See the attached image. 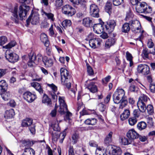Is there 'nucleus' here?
<instances>
[{"label": "nucleus", "instance_id": "1", "mask_svg": "<svg viewBox=\"0 0 155 155\" xmlns=\"http://www.w3.org/2000/svg\"><path fill=\"white\" fill-rule=\"evenodd\" d=\"M60 73L62 84L68 88H70L71 85L70 82L71 78V75L69 74L67 70L63 68L61 69Z\"/></svg>", "mask_w": 155, "mask_h": 155}, {"label": "nucleus", "instance_id": "2", "mask_svg": "<svg viewBox=\"0 0 155 155\" xmlns=\"http://www.w3.org/2000/svg\"><path fill=\"white\" fill-rule=\"evenodd\" d=\"M135 9L136 12L139 13H150L152 12V8L143 2L137 4Z\"/></svg>", "mask_w": 155, "mask_h": 155}, {"label": "nucleus", "instance_id": "3", "mask_svg": "<svg viewBox=\"0 0 155 155\" xmlns=\"http://www.w3.org/2000/svg\"><path fill=\"white\" fill-rule=\"evenodd\" d=\"M125 92L122 89H117L113 95V100L114 102L117 104L120 103L122 99L126 97L125 96Z\"/></svg>", "mask_w": 155, "mask_h": 155}, {"label": "nucleus", "instance_id": "4", "mask_svg": "<svg viewBox=\"0 0 155 155\" xmlns=\"http://www.w3.org/2000/svg\"><path fill=\"white\" fill-rule=\"evenodd\" d=\"M30 10V7L24 5H20L18 8V15L21 20L25 19Z\"/></svg>", "mask_w": 155, "mask_h": 155}, {"label": "nucleus", "instance_id": "5", "mask_svg": "<svg viewBox=\"0 0 155 155\" xmlns=\"http://www.w3.org/2000/svg\"><path fill=\"white\" fill-rule=\"evenodd\" d=\"M61 11L63 14L68 16H72L76 13L75 9L69 5H66L62 7Z\"/></svg>", "mask_w": 155, "mask_h": 155}, {"label": "nucleus", "instance_id": "6", "mask_svg": "<svg viewBox=\"0 0 155 155\" xmlns=\"http://www.w3.org/2000/svg\"><path fill=\"white\" fill-rule=\"evenodd\" d=\"M132 31L135 33L140 32L141 28L140 24L137 20H131L129 21Z\"/></svg>", "mask_w": 155, "mask_h": 155}, {"label": "nucleus", "instance_id": "7", "mask_svg": "<svg viewBox=\"0 0 155 155\" xmlns=\"http://www.w3.org/2000/svg\"><path fill=\"white\" fill-rule=\"evenodd\" d=\"M39 14L37 12L31 13L30 15L26 20L27 23L28 24L31 22L33 25H37L39 22Z\"/></svg>", "mask_w": 155, "mask_h": 155}, {"label": "nucleus", "instance_id": "8", "mask_svg": "<svg viewBox=\"0 0 155 155\" xmlns=\"http://www.w3.org/2000/svg\"><path fill=\"white\" fill-rule=\"evenodd\" d=\"M90 14L92 17L95 18L99 17V10L97 6L95 4H91L90 6Z\"/></svg>", "mask_w": 155, "mask_h": 155}, {"label": "nucleus", "instance_id": "9", "mask_svg": "<svg viewBox=\"0 0 155 155\" xmlns=\"http://www.w3.org/2000/svg\"><path fill=\"white\" fill-rule=\"evenodd\" d=\"M102 40L98 38L90 39L89 41L90 46L92 48H95L100 46Z\"/></svg>", "mask_w": 155, "mask_h": 155}, {"label": "nucleus", "instance_id": "10", "mask_svg": "<svg viewBox=\"0 0 155 155\" xmlns=\"http://www.w3.org/2000/svg\"><path fill=\"white\" fill-rule=\"evenodd\" d=\"M66 135L65 131H64L61 134H59L58 132H56L52 134V139L54 141H57L60 137L61 136V138L60 142L62 143Z\"/></svg>", "mask_w": 155, "mask_h": 155}, {"label": "nucleus", "instance_id": "11", "mask_svg": "<svg viewBox=\"0 0 155 155\" xmlns=\"http://www.w3.org/2000/svg\"><path fill=\"white\" fill-rule=\"evenodd\" d=\"M24 98L28 102H31L36 98V96L29 91L25 92L23 95Z\"/></svg>", "mask_w": 155, "mask_h": 155}, {"label": "nucleus", "instance_id": "12", "mask_svg": "<svg viewBox=\"0 0 155 155\" xmlns=\"http://www.w3.org/2000/svg\"><path fill=\"white\" fill-rule=\"evenodd\" d=\"M127 137L133 141L135 139L139 138V135L134 129H131L127 134Z\"/></svg>", "mask_w": 155, "mask_h": 155}, {"label": "nucleus", "instance_id": "13", "mask_svg": "<svg viewBox=\"0 0 155 155\" xmlns=\"http://www.w3.org/2000/svg\"><path fill=\"white\" fill-rule=\"evenodd\" d=\"M18 8L17 7H14L12 11V16L11 17V20L12 23L14 22L15 23H18L19 22V18L18 15Z\"/></svg>", "mask_w": 155, "mask_h": 155}, {"label": "nucleus", "instance_id": "14", "mask_svg": "<svg viewBox=\"0 0 155 155\" xmlns=\"http://www.w3.org/2000/svg\"><path fill=\"white\" fill-rule=\"evenodd\" d=\"M116 25V22L115 21L110 20L105 25V28L108 32L111 33L114 30Z\"/></svg>", "mask_w": 155, "mask_h": 155}, {"label": "nucleus", "instance_id": "15", "mask_svg": "<svg viewBox=\"0 0 155 155\" xmlns=\"http://www.w3.org/2000/svg\"><path fill=\"white\" fill-rule=\"evenodd\" d=\"M106 155H120L122 153L121 149L119 147L113 148L111 151L106 150L105 152Z\"/></svg>", "mask_w": 155, "mask_h": 155}, {"label": "nucleus", "instance_id": "16", "mask_svg": "<svg viewBox=\"0 0 155 155\" xmlns=\"http://www.w3.org/2000/svg\"><path fill=\"white\" fill-rule=\"evenodd\" d=\"M47 85L49 87H50L53 91L51 92L50 93L52 99L54 100V101H57V96L55 92H56L57 91V87L53 84H48Z\"/></svg>", "mask_w": 155, "mask_h": 155}, {"label": "nucleus", "instance_id": "17", "mask_svg": "<svg viewBox=\"0 0 155 155\" xmlns=\"http://www.w3.org/2000/svg\"><path fill=\"white\" fill-rule=\"evenodd\" d=\"M7 56H6L7 59L11 62H17L19 58L18 55L15 53H11L8 54V57Z\"/></svg>", "mask_w": 155, "mask_h": 155}, {"label": "nucleus", "instance_id": "18", "mask_svg": "<svg viewBox=\"0 0 155 155\" xmlns=\"http://www.w3.org/2000/svg\"><path fill=\"white\" fill-rule=\"evenodd\" d=\"M44 59V57H43L41 54H38L36 56L34 55L31 56V59L34 60L35 64H37L41 63L42 62H43Z\"/></svg>", "mask_w": 155, "mask_h": 155}, {"label": "nucleus", "instance_id": "19", "mask_svg": "<svg viewBox=\"0 0 155 155\" xmlns=\"http://www.w3.org/2000/svg\"><path fill=\"white\" fill-rule=\"evenodd\" d=\"M103 27L101 24H96L93 26V30L94 32L97 34H100L103 31Z\"/></svg>", "mask_w": 155, "mask_h": 155}, {"label": "nucleus", "instance_id": "20", "mask_svg": "<svg viewBox=\"0 0 155 155\" xmlns=\"http://www.w3.org/2000/svg\"><path fill=\"white\" fill-rule=\"evenodd\" d=\"M149 54H152L153 55L155 54V49H154V51H151L147 48L144 49L143 50L142 52V57L144 59L146 60L147 59H149Z\"/></svg>", "mask_w": 155, "mask_h": 155}, {"label": "nucleus", "instance_id": "21", "mask_svg": "<svg viewBox=\"0 0 155 155\" xmlns=\"http://www.w3.org/2000/svg\"><path fill=\"white\" fill-rule=\"evenodd\" d=\"M40 38L41 42L44 44L47 47H48L49 42L47 35L44 33H42L41 34Z\"/></svg>", "mask_w": 155, "mask_h": 155}, {"label": "nucleus", "instance_id": "22", "mask_svg": "<svg viewBox=\"0 0 155 155\" xmlns=\"http://www.w3.org/2000/svg\"><path fill=\"white\" fill-rule=\"evenodd\" d=\"M82 24L84 26L87 27H90L93 25L92 19L89 17L84 18L82 20Z\"/></svg>", "mask_w": 155, "mask_h": 155}, {"label": "nucleus", "instance_id": "23", "mask_svg": "<svg viewBox=\"0 0 155 155\" xmlns=\"http://www.w3.org/2000/svg\"><path fill=\"white\" fill-rule=\"evenodd\" d=\"M15 112L13 109L7 110L4 114V117L6 119L12 118L15 115Z\"/></svg>", "mask_w": 155, "mask_h": 155}, {"label": "nucleus", "instance_id": "24", "mask_svg": "<svg viewBox=\"0 0 155 155\" xmlns=\"http://www.w3.org/2000/svg\"><path fill=\"white\" fill-rule=\"evenodd\" d=\"M43 63L46 66L50 67L53 64V60L52 58H48L45 56H44Z\"/></svg>", "mask_w": 155, "mask_h": 155}, {"label": "nucleus", "instance_id": "25", "mask_svg": "<svg viewBox=\"0 0 155 155\" xmlns=\"http://www.w3.org/2000/svg\"><path fill=\"white\" fill-rule=\"evenodd\" d=\"M31 86L34 87L40 94L43 93V90L39 83L36 82H33L31 83Z\"/></svg>", "mask_w": 155, "mask_h": 155}, {"label": "nucleus", "instance_id": "26", "mask_svg": "<svg viewBox=\"0 0 155 155\" xmlns=\"http://www.w3.org/2000/svg\"><path fill=\"white\" fill-rule=\"evenodd\" d=\"M74 5H80L81 8L84 10H85L87 8V2L86 0H79L78 2Z\"/></svg>", "mask_w": 155, "mask_h": 155}, {"label": "nucleus", "instance_id": "27", "mask_svg": "<svg viewBox=\"0 0 155 155\" xmlns=\"http://www.w3.org/2000/svg\"><path fill=\"white\" fill-rule=\"evenodd\" d=\"M146 103L138 101L137 106L140 111L142 113L144 112L146 110Z\"/></svg>", "mask_w": 155, "mask_h": 155}, {"label": "nucleus", "instance_id": "28", "mask_svg": "<svg viewBox=\"0 0 155 155\" xmlns=\"http://www.w3.org/2000/svg\"><path fill=\"white\" fill-rule=\"evenodd\" d=\"M32 120L29 118H26L22 122L21 126L24 127H27L31 125L32 123Z\"/></svg>", "mask_w": 155, "mask_h": 155}, {"label": "nucleus", "instance_id": "29", "mask_svg": "<svg viewBox=\"0 0 155 155\" xmlns=\"http://www.w3.org/2000/svg\"><path fill=\"white\" fill-rule=\"evenodd\" d=\"M130 115V111L128 109L124 110V112L120 116V118L122 120H124L128 118Z\"/></svg>", "mask_w": 155, "mask_h": 155}, {"label": "nucleus", "instance_id": "30", "mask_svg": "<svg viewBox=\"0 0 155 155\" xmlns=\"http://www.w3.org/2000/svg\"><path fill=\"white\" fill-rule=\"evenodd\" d=\"M87 88L92 93H95L97 91V87L94 85V83L93 82L90 83L88 85Z\"/></svg>", "mask_w": 155, "mask_h": 155}, {"label": "nucleus", "instance_id": "31", "mask_svg": "<svg viewBox=\"0 0 155 155\" xmlns=\"http://www.w3.org/2000/svg\"><path fill=\"white\" fill-rule=\"evenodd\" d=\"M42 101V103L48 105H50L51 104V99L45 94L43 95Z\"/></svg>", "mask_w": 155, "mask_h": 155}, {"label": "nucleus", "instance_id": "32", "mask_svg": "<svg viewBox=\"0 0 155 155\" xmlns=\"http://www.w3.org/2000/svg\"><path fill=\"white\" fill-rule=\"evenodd\" d=\"M34 150L31 147L25 148L22 155H35Z\"/></svg>", "mask_w": 155, "mask_h": 155}, {"label": "nucleus", "instance_id": "33", "mask_svg": "<svg viewBox=\"0 0 155 155\" xmlns=\"http://www.w3.org/2000/svg\"><path fill=\"white\" fill-rule=\"evenodd\" d=\"M6 82L5 80H2L0 81V94H2L6 91Z\"/></svg>", "mask_w": 155, "mask_h": 155}, {"label": "nucleus", "instance_id": "34", "mask_svg": "<svg viewBox=\"0 0 155 155\" xmlns=\"http://www.w3.org/2000/svg\"><path fill=\"white\" fill-rule=\"evenodd\" d=\"M112 134V132H110L104 140V143L105 144H109L111 142Z\"/></svg>", "mask_w": 155, "mask_h": 155}, {"label": "nucleus", "instance_id": "35", "mask_svg": "<svg viewBox=\"0 0 155 155\" xmlns=\"http://www.w3.org/2000/svg\"><path fill=\"white\" fill-rule=\"evenodd\" d=\"M116 40L115 38H113L108 39L105 43L106 47L108 48L113 45L115 43Z\"/></svg>", "mask_w": 155, "mask_h": 155}, {"label": "nucleus", "instance_id": "36", "mask_svg": "<svg viewBox=\"0 0 155 155\" xmlns=\"http://www.w3.org/2000/svg\"><path fill=\"white\" fill-rule=\"evenodd\" d=\"M129 23H125L123 25L122 31L124 33H127L130 30L131 28L130 26Z\"/></svg>", "mask_w": 155, "mask_h": 155}, {"label": "nucleus", "instance_id": "37", "mask_svg": "<svg viewBox=\"0 0 155 155\" xmlns=\"http://www.w3.org/2000/svg\"><path fill=\"white\" fill-rule=\"evenodd\" d=\"M120 103L119 108L120 109H122L124 107H125L127 105L128 101L126 98V97L122 99L120 102Z\"/></svg>", "mask_w": 155, "mask_h": 155}, {"label": "nucleus", "instance_id": "38", "mask_svg": "<svg viewBox=\"0 0 155 155\" xmlns=\"http://www.w3.org/2000/svg\"><path fill=\"white\" fill-rule=\"evenodd\" d=\"M149 98L145 95L144 94H141V96L139 97L138 101L141 102H143L146 103Z\"/></svg>", "mask_w": 155, "mask_h": 155}, {"label": "nucleus", "instance_id": "39", "mask_svg": "<svg viewBox=\"0 0 155 155\" xmlns=\"http://www.w3.org/2000/svg\"><path fill=\"white\" fill-rule=\"evenodd\" d=\"M147 126L146 123L143 121L139 122L137 124V127L140 130H143Z\"/></svg>", "mask_w": 155, "mask_h": 155}, {"label": "nucleus", "instance_id": "40", "mask_svg": "<svg viewBox=\"0 0 155 155\" xmlns=\"http://www.w3.org/2000/svg\"><path fill=\"white\" fill-rule=\"evenodd\" d=\"M1 95L2 97L5 101H7L9 99L11 96L9 92H7L5 93H3Z\"/></svg>", "mask_w": 155, "mask_h": 155}, {"label": "nucleus", "instance_id": "41", "mask_svg": "<svg viewBox=\"0 0 155 155\" xmlns=\"http://www.w3.org/2000/svg\"><path fill=\"white\" fill-rule=\"evenodd\" d=\"M16 44V42L15 41H12L7 45L5 46L3 48L6 49H9L14 46Z\"/></svg>", "mask_w": 155, "mask_h": 155}, {"label": "nucleus", "instance_id": "42", "mask_svg": "<svg viewBox=\"0 0 155 155\" xmlns=\"http://www.w3.org/2000/svg\"><path fill=\"white\" fill-rule=\"evenodd\" d=\"M59 101L60 103V106H61V107L64 106V108L66 110V106H67V105L65 103L63 98L59 96Z\"/></svg>", "mask_w": 155, "mask_h": 155}, {"label": "nucleus", "instance_id": "43", "mask_svg": "<svg viewBox=\"0 0 155 155\" xmlns=\"http://www.w3.org/2000/svg\"><path fill=\"white\" fill-rule=\"evenodd\" d=\"M79 138V134L76 133H75L73 135L72 138V142H73L74 144H75L78 141V139Z\"/></svg>", "mask_w": 155, "mask_h": 155}, {"label": "nucleus", "instance_id": "44", "mask_svg": "<svg viewBox=\"0 0 155 155\" xmlns=\"http://www.w3.org/2000/svg\"><path fill=\"white\" fill-rule=\"evenodd\" d=\"M146 109L149 114H152L153 113V107L152 105H148L146 107Z\"/></svg>", "mask_w": 155, "mask_h": 155}, {"label": "nucleus", "instance_id": "45", "mask_svg": "<svg viewBox=\"0 0 155 155\" xmlns=\"http://www.w3.org/2000/svg\"><path fill=\"white\" fill-rule=\"evenodd\" d=\"M71 22L70 20H65L62 22V25L65 28L71 25Z\"/></svg>", "mask_w": 155, "mask_h": 155}, {"label": "nucleus", "instance_id": "46", "mask_svg": "<svg viewBox=\"0 0 155 155\" xmlns=\"http://www.w3.org/2000/svg\"><path fill=\"white\" fill-rule=\"evenodd\" d=\"M111 3L110 2H107L106 3L105 6V9L107 12H108L111 10Z\"/></svg>", "mask_w": 155, "mask_h": 155}, {"label": "nucleus", "instance_id": "47", "mask_svg": "<svg viewBox=\"0 0 155 155\" xmlns=\"http://www.w3.org/2000/svg\"><path fill=\"white\" fill-rule=\"evenodd\" d=\"M22 143L24 146L25 147H30L32 146L34 144L33 141L31 142L30 141L24 140Z\"/></svg>", "mask_w": 155, "mask_h": 155}, {"label": "nucleus", "instance_id": "48", "mask_svg": "<svg viewBox=\"0 0 155 155\" xmlns=\"http://www.w3.org/2000/svg\"><path fill=\"white\" fill-rule=\"evenodd\" d=\"M150 72V68L147 65L145 64L143 69L142 74H144L147 75Z\"/></svg>", "mask_w": 155, "mask_h": 155}, {"label": "nucleus", "instance_id": "49", "mask_svg": "<svg viewBox=\"0 0 155 155\" xmlns=\"http://www.w3.org/2000/svg\"><path fill=\"white\" fill-rule=\"evenodd\" d=\"M51 127H52L54 131H59L60 130V127L59 126L58 122L55 123L54 124H52Z\"/></svg>", "mask_w": 155, "mask_h": 155}, {"label": "nucleus", "instance_id": "50", "mask_svg": "<svg viewBox=\"0 0 155 155\" xmlns=\"http://www.w3.org/2000/svg\"><path fill=\"white\" fill-rule=\"evenodd\" d=\"M7 41V38L6 36L0 37V45H2L5 43Z\"/></svg>", "mask_w": 155, "mask_h": 155}, {"label": "nucleus", "instance_id": "51", "mask_svg": "<svg viewBox=\"0 0 155 155\" xmlns=\"http://www.w3.org/2000/svg\"><path fill=\"white\" fill-rule=\"evenodd\" d=\"M124 3V0H113L114 5L118 6L121 5Z\"/></svg>", "mask_w": 155, "mask_h": 155}, {"label": "nucleus", "instance_id": "52", "mask_svg": "<svg viewBox=\"0 0 155 155\" xmlns=\"http://www.w3.org/2000/svg\"><path fill=\"white\" fill-rule=\"evenodd\" d=\"M122 143L124 145H128L130 144L132 142L129 139H128L127 138H124L122 139Z\"/></svg>", "mask_w": 155, "mask_h": 155}, {"label": "nucleus", "instance_id": "53", "mask_svg": "<svg viewBox=\"0 0 155 155\" xmlns=\"http://www.w3.org/2000/svg\"><path fill=\"white\" fill-rule=\"evenodd\" d=\"M29 60L28 63V66L30 67H32L35 66L36 65H37L35 64V61L34 60L31 59V58H29Z\"/></svg>", "mask_w": 155, "mask_h": 155}, {"label": "nucleus", "instance_id": "54", "mask_svg": "<svg viewBox=\"0 0 155 155\" xmlns=\"http://www.w3.org/2000/svg\"><path fill=\"white\" fill-rule=\"evenodd\" d=\"M129 123L131 125H134L137 122V120L135 118H130L128 120Z\"/></svg>", "mask_w": 155, "mask_h": 155}, {"label": "nucleus", "instance_id": "55", "mask_svg": "<svg viewBox=\"0 0 155 155\" xmlns=\"http://www.w3.org/2000/svg\"><path fill=\"white\" fill-rule=\"evenodd\" d=\"M133 15L131 12H129L127 13L125 20L126 21L130 20L133 17Z\"/></svg>", "mask_w": 155, "mask_h": 155}, {"label": "nucleus", "instance_id": "56", "mask_svg": "<svg viewBox=\"0 0 155 155\" xmlns=\"http://www.w3.org/2000/svg\"><path fill=\"white\" fill-rule=\"evenodd\" d=\"M140 112L139 109L134 110L133 112L134 116L135 117H138L140 115Z\"/></svg>", "mask_w": 155, "mask_h": 155}, {"label": "nucleus", "instance_id": "57", "mask_svg": "<svg viewBox=\"0 0 155 155\" xmlns=\"http://www.w3.org/2000/svg\"><path fill=\"white\" fill-rule=\"evenodd\" d=\"M98 107L100 110L102 112H104L106 109L105 106L103 103H100L98 105Z\"/></svg>", "mask_w": 155, "mask_h": 155}, {"label": "nucleus", "instance_id": "58", "mask_svg": "<svg viewBox=\"0 0 155 155\" xmlns=\"http://www.w3.org/2000/svg\"><path fill=\"white\" fill-rule=\"evenodd\" d=\"M67 106H66V109L64 107V106H62L61 107V106H60V109L59 110V112L61 114H64V113L65 112L67 111Z\"/></svg>", "mask_w": 155, "mask_h": 155}, {"label": "nucleus", "instance_id": "59", "mask_svg": "<svg viewBox=\"0 0 155 155\" xmlns=\"http://www.w3.org/2000/svg\"><path fill=\"white\" fill-rule=\"evenodd\" d=\"M145 64H140L137 67V71L139 73H142Z\"/></svg>", "mask_w": 155, "mask_h": 155}, {"label": "nucleus", "instance_id": "60", "mask_svg": "<svg viewBox=\"0 0 155 155\" xmlns=\"http://www.w3.org/2000/svg\"><path fill=\"white\" fill-rule=\"evenodd\" d=\"M62 0H56L55 1V5L57 7H61L63 5Z\"/></svg>", "mask_w": 155, "mask_h": 155}, {"label": "nucleus", "instance_id": "61", "mask_svg": "<svg viewBox=\"0 0 155 155\" xmlns=\"http://www.w3.org/2000/svg\"><path fill=\"white\" fill-rule=\"evenodd\" d=\"M87 71L90 75H92L94 74L93 70L90 66H87Z\"/></svg>", "mask_w": 155, "mask_h": 155}, {"label": "nucleus", "instance_id": "62", "mask_svg": "<svg viewBox=\"0 0 155 155\" xmlns=\"http://www.w3.org/2000/svg\"><path fill=\"white\" fill-rule=\"evenodd\" d=\"M126 57L127 60L128 61L132 60L133 57L131 54L128 51H127L126 52Z\"/></svg>", "mask_w": 155, "mask_h": 155}, {"label": "nucleus", "instance_id": "63", "mask_svg": "<svg viewBox=\"0 0 155 155\" xmlns=\"http://www.w3.org/2000/svg\"><path fill=\"white\" fill-rule=\"evenodd\" d=\"M45 15L48 18L50 19L51 21H54V15L51 13H45Z\"/></svg>", "mask_w": 155, "mask_h": 155}, {"label": "nucleus", "instance_id": "64", "mask_svg": "<svg viewBox=\"0 0 155 155\" xmlns=\"http://www.w3.org/2000/svg\"><path fill=\"white\" fill-rule=\"evenodd\" d=\"M150 89L151 92L155 93V84H150Z\"/></svg>", "mask_w": 155, "mask_h": 155}]
</instances>
